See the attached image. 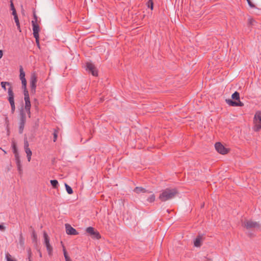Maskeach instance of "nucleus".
<instances>
[{
    "instance_id": "obj_1",
    "label": "nucleus",
    "mask_w": 261,
    "mask_h": 261,
    "mask_svg": "<svg viewBox=\"0 0 261 261\" xmlns=\"http://www.w3.org/2000/svg\"><path fill=\"white\" fill-rule=\"evenodd\" d=\"M177 194V191L176 189L167 188L162 191L159 198L161 201L164 202L174 198Z\"/></svg>"
},
{
    "instance_id": "obj_2",
    "label": "nucleus",
    "mask_w": 261,
    "mask_h": 261,
    "mask_svg": "<svg viewBox=\"0 0 261 261\" xmlns=\"http://www.w3.org/2000/svg\"><path fill=\"white\" fill-rule=\"evenodd\" d=\"M242 225L249 231L258 230L261 227L259 222L251 220H245L244 222H242Z\"/></svg>"
},
{
    "instance_id": "obj_3",
    "label": "nucleus",
    "mask_w": 261,
    "mask_h": 261,
    "mask_svg": "<svg viewBox=\"0 0 261 261\" xmlns=\"http://www.w3.org/2000/svg\"><path fill=\"white\" fill-rule=\"evenodd\" d=\"M253 122L255 124L254 130L259 131L261 129V111H257L254 116Z\"/></svg>"
},
{
    "instance_id": "obj_4",
    "label": "nucleus",
    "mask_w": 261,
    "mask_h": 261,
    "mask_svg": "<svg viewBox=\"0 0 261 261\" xmlns=\"http://www.w3.org/2000/svg\"><path fill=\"white\" fill-rule=\"evenodd\" d=\"M26 121L25 114L22 111L20 113V121L19 126V133L20 134L22 133L24 124Z\"/></svg>"
},
{
    "instance_id": "obj_5",
    "label": "nucleus",
    "mask_w": 261,
    "mask_h": 261,
    "mask_svg": "<svg viewBox=\"0 0 261 261\" xmlns=\"http://www.w3.org/2000/svg\"><path fill=\"white\" fill-rule=\"evenodd\" d=\"M43 237L44 239V245L46 247L48 254L50 255L53 251V248L49 243V238L45 231H44L43 232Z\"/></svg>"
},
{
    "instance_id": "obj_6",
    "label": "nucleus",
    "mask_w": 261,
    "mask_h": 261,
    "mask_svg": "<svg viewBox=\"0 0 261 261\" xmlns=\"http://www.w3.org/2000/svg\"><path fill=\"white\" fill-rule=\"evenodd\" d=\"M216 150L220 153L225 154L228 152V149L225 148L220 142H217L215 145Z\"/></svg>"
},
{
    "instance_id": "obj_7",
    "label": "nucleus",
    "mask_w": 261,
    "mask_h": 261,
    "mask_svg": "<svg viewBox=\"0 0 261 261\" xmlns=\"http://www.w3.org/2000/svg\"><path fill=\"white\" fill-rule=\"evenodd\" d=\"M37 76L35 74H33L31 76L30 87L31 91L32 93H35L36 87Z\"/></svg>"
},
{
    "instance_id": "obj_8",
    "label": "nucleus",
    "mask_w": 261,
    "mask_h": 261,
    "mask_svg": "<svg viewBox=\"0 0 261 261\" xmlns=\"http://www.w3.org/2000/svg\"><path fill=\"white\" fill-rule=\"evenodd\" d=\"M204 240L203 234H199L194 241V246L199 247L202 245V242Z\"/></svg>"
},
{
    "instance_id": "obj_9",
    "label": "nucleus",
    "mask_w": 261,
    "mask_h": 261,
    "mask_svg": "<svg viewBox=\"0 0 261 261\" xmlns=\"http://www.w3.org/2000/svg\"><path fill=\"white\" fill-rule=\"evenodd\" d=\"M86 232L93 236L94 238L98 239L100 238V234L98 232L95 231L94 228L92 227H88L86 228Z\"/></svg>"
},
{
    "instance_id": "obj_10",
    "label": "nucleus",
    "mask_w": 261,
    "mask_h": 261,
    "mask_svg": "<svg viewBox=\"0 0 261 261\" xmlns=\"http://www.w3.org/2000/svg\"><path fill=\"white\" fill-rule=\"evenodd\" d=\"M65 228L67 234L69 235H77L79 234L76 229L69 224H65Z\"/></svg>"
},
{
    "instance_id": "obj_11",
    "label": "nucleus",
    "mask_w": 261,
    "mask_h": 261,
    "mask_svg": "<svg viewBox=\"0 0 261 261\" xmlns=\"http://www.w3.org/2000/svg\"><path fill=\"white\" fill-rule=\"evenodd\" d=\"M86 69L90 72L94 76H97L98 74L94 65L91 63L88 62L86 63Z\"/></svg>"
},
{
    "instance_id": "obj_12",
    "label": "nucleus",
    "mask_w": 261,
    "mask_h": 261,
    "mask_svg": "<svg viewBox=\"0 0 261 261\" xmlns=\"http://www.w3.org/2000/svg\"><path fill=\"white\" fill-rule=\"evenodd\" d=\"M20 71V79L21 81L22 88L25 89L27 87V81L25 79V73L23 71L22 67L21 66L19 69Z\"/></svg>"
},
{
    "instance_id": "obj_13",
    "label": "nucleus",
    "mask_w": 261,
    "mask_h": 261,
    "mask_svg": "<svg viewBox=\"0 0 261 261\" xmlns=\"http://www.w3.org/2000/svg\"><path fill=\"white\" fill-rule=\"evenodd\" d=\"M8 93L9 95L8 100L10 102L11 106L15 105L14 100V94L12 87L10 86L8 90Z\"/></svg>"
},
{
    "instance_id": "obj_14",
    "label": "nucleus",
    "mask_w": 261,
    "mask_h": 261,
    "mask_svg": "<svg viewBox=\"0 0 261 261\" xmlns=\"http://www.w3.org/2000/svg\"><path fill=\"white\" fill-rule=\"evenodd\" d=\"M24 148L25 150V152L27 154V155H32V151L31 149L29 148V143L27 141H24Z\"/></svg>"
},
{
    "instance_id": "obj_15",
    "label": "nucleus",
    "mask_w": 261,
    "mask_h": 261,
    "mask_svg": "<svg viewBox=\"0 0 261 261\" xmlns=\"http://www.w3.org/2000/svg\"><path fill=\"white\" fill-rule=\"evenodd\" d=\"M25 101V109L26 111L29 113H30V108H31V102L30 100V98L24 99Z\"/></svg>"
},
{
    "instance_id": "obj_16",
    "label": "nucleus",
    "mask_w": 261,
    "mask_h": 261,
    "mask_svg": "<svg viewBox=\"0 0 261 261\" xmlns=\"http://www.w3.org/2000/svg\"><path fill=\"white\" fill-rule=\"evenodd\" d=\"M32 26H33V33L39 32V25L34 20H33L32 21Z\"/></svg>"
},
{
    "instance_id": "obj_17",
    "label": "nucleus",
    "mask_w": 261,
    "mask_h": 261,
    "mask_svg": "<svg viewBox=\"0 0 261 261\" xmlns=\"http://www.w3.org/2000/svg\"><path fill=\"white\" fill-rule=\"evenodd\" d=\"M134 192H135L136 193H137L138 194H139L141 193H144L146 192V190H145V189L143 188L142 187H136L134 189Z\"/></svg>"
},
{
    "instance_id": "obj_18",
    "label": "nucleus",
    "mask_w": 261,
    "mask_h": 261,
    "mask_svg": "<svg viewBox=\"0 0 261 261\" xmlns=\"http://www.w3.org/2000/svg\"><path fill=\"white\" fill-rule=\"evenodd\" d=\"M226 102L229 106H232V107H236L237 105V101H234L230 99H226Z\"/></svg>"
},
{
    "instance_id": "obj_19",
    "label": "nucleus",
    "mask_w": 261,
    "mask_h": 261,
    "mask_svg": "<svg viewBox=\"0 0 261 261\" xmlns=\"http://www.w3.org/2000/svg\"><path fill=\"white\" fill-rule=\"evenodd\" d=\"M231 98L236 100H239L240 99V93L236 91L231 95Z\"/></svg>"
},
{
    "instance_id": "obj_20",
    "label": "nucleus",
    "mask_w": 261,
    "mask_h": 261,
    "mask_svg": "<svg viewBox=\"0 0 261 261\" xmlns=\"http://www.w3.org/2000/svg\"><path fill=\"white\" fill-rule=\"evenodd\" d=\"M51 185L54 189H57L58 187L59 183L58 180L55 179V180H51L50 181Z\"/></svg>"
},
{
    "instance_id": "obj_21",
    "label": "nucleus",
    "mask_w": 261,
    "mask_h": 261,
    "mask_svg": "<svg viewBox=\"0 0 261 261\" xmlns=\"http://www.w3.org/2000/svg\"><path fill=\"white\" fill-rule=\"evenodd\" d=\"M19 243L20 245L23 248L24 245V240L22 237V234H20L19 238Z\"/></svg>"
},
{
    "instance_id": "obj_22",
    "label": "nucleus",
    "mask_w": 261,
    "mask_h": 261,
    "mask_svg": "<svg viewBox=\"0 0 261 261\" xmlns=\"http://www.w3.org/2000/svg\"><path fill=\"white\" fill-rule=\"evenodd\" d=\"M65 186L66 191L69 194H71L73 193V190L69 185H68L67 184H65Z\"/></svg>"
},
{
    "instance_id": "obj_23",
    "label": "nucleus",
    "mask_w": 261,
    "mask_h": 261,
    "mask_svg": "<svg viewBox=\"0 0 261 261\" xmlns=\"http://www.w3.org/2000/svg\"><path fill=\"white\" fill-rule=\"evenodd\" d=\"M153 5L154 4L152 0L148 1V8H149L152 10L153 9Z\"/></svg>"
},
{
    "instance_id": "obj_24",
    "label": "nucleus",
    "mask_w": 261,
    "mask_h": 261,
    "mask_svg": "<svg viewBox=\"0 0 261 261\" xmlns=\"http://www.w3.org/2000/svg\"><path fill=\"white\" fill-rule=\"evenodd\" d=\"M155 197L153 194H151L148 197V201H149L150 202H152L155 200Z\"/></svg>"
},
{
    "instance_id": "obj_25",
    "label": "nucleus",
    "mask_w": 261,
    "mask_h": 261,
    "mask_svg": "<svg viewBox=\"0 0 261 261\" xmlns=\"http://www.w3.org/2000/svg\"><path fill=\"white\" fill-rule=\"evenodd\" d=\"M1 86H2V87L6 91V85H8V86H10V83L9 82H2L1 83Z\"/></svg>"
},
{
    "instance_id": "obj_26",
    "label": "nucleus",
    "mask_w": 261,
    "mask_h": 261,
    "mask_svg": "<svg viewBox=\"0 0 261 261\" xmlns=\"http://www.w3.org/2000/svg\"><path fill=\"white\" fill-rule=\"evenodd\" d=\"M255 23V20L253 19V18H249L248 19V24L249 26H253L254 25V23Z\"/></svg>"
},
{
    "instance_id": "obj_27",
    "label": "nucleus",
    "mask_w": 261,
    "mask_h": 261,
    "mask_svg": "<svg viewBox=\"0 0 261 261\" xmlns=\"http://www.w3.org/2000/svg\"><path fill=\"white\" fill-rule=\"evenodd\" d=\"M6 258L7 261H16V260L13 259L12 256L9 253H7L6 254Z\"/></svg>"
},
{
    "instance_id": "obj_28",
    "label": "nucleus",
    "mask_w": 261,
    "mask_h": 261,
    "mask_svg": "<svg viewBox=\"0 0 261 261\" xmlns=\"http://www.w3.org/2000/svg\"><path fill=\"white\" fill-rule=\"evenodd\" d=\"M15 162H16V165L19 166L20 164H21V161H20L19 155H17V156H15Z\"/></svg>"
},
{
    "instance_id": "obj_29",
    "label": "nucleus",
    "mask_w": 261,
    "mask_h": 261,
    "mask_svg": "<svg viewBox=\"0 0 261 261\" xmlns=\"http://www.w3.org/2000/svg\"><path fill=\"white\" fill-rule=\"evenodd\" d=\"M27 252H28V259L29 261H32L31 259V257L32 256V251H31V248L28 249Z\"/></svg>"
},
{
    "instance_id": "obj_30",
    "label": "nucleus",
    "mask_w": 261,
    "mask_h": 261,
    "mask_svg": "<svg viewBox=\"0 0 261 261\" xmlns=\"http://www.w3.org/2000/svg\"><path fill=\"white\" fill-rule=\"evenodd\" d=\"M24 99H27V98L28 99L30 98L29 92L26 88L24 89Z\"/></svg>"
},
{
    "instance_id": "obj_31",
    "label": "nucleus",
    "mask_w": 261,
    "mask_h": 261,
    "mask_svg": "<svg viewBox=\"0 0 261 261\" xmlns=\"http://www.w3.org/2000/svg\"><path fill=\"white\" fill-rule=\"evenodd\" d=\"M15 22L16 24V25L18 27V28L20 27L19 19L17 16H15V17H14Z\"/></svg>"
},
{
    "instance_id": "obj_32",
    "label": "nucleus",
    "mask_w": 261,
    "mask_h": 261,
    "mask_svg": "<svg viewBox=\"0 0 261 261\" xmlns=\"http://www.w3.org/2000/svg\"><path fill=\"white\" fill-rule=\"evenodd\" d=\"M32 237H33V242H37V234H36V233H35V231L33 232Z\"/></svg>"
},
{
    "instance_id": "obj_33",
    "label": "nucleus",
    "mask_w": 261,
    "mask_h": 261,
    "mask_svg": "<svg viewBox=\"0 0 261 261\" xmlns=\"http://www.w3.org/2000/svg\"><path fill=\"white\" fill-rule=\"evenodd\" d=\"M64 255L65 259L66 261L70 259V257H69V256L68 255L66 251L65 250V249H64Z\"/></svg>"
},
{
    "instance_id": "obj_34",
    "label": "nucleus",
    "mask_w": 261,
    "mask_h": 261,
    "mask_svg": "<svg viewBox=\"0 0 261 261\" xmlns=\"http://www.w3.org/2000/svg\"><path fill=\"white\" fill-rule=\"evenodd\" d=\"M33 35L36 39V41H38V40H39V32L33 33Z\"/></svg>"
},
{
    "instance_id": "obj_35",
    "label": "nucleus",
    "mask_w": 261,
    "mask_h": 261,
    "mask_svg": "<svg viewBox=\"0 0 261 261\" xmlns=\"http://www.w3.org/2000/svg\"><path fill=\"white\" fill-rule=\"evenodd\" d=\"M249 6L251 7V8H255V6L251 2L250 0H246Z\"/></svg>"
},
{
    "instance_id": "obj_36",
    "label": "nucleus",
    "mask_w": 261,
    "mask_h": 261,
    "mask_svg": "<svg viewBox=\"0 0 261 261\" xmlns=\"http://www.w3.org/2000/svg\"><path fill=\"white\" fill-rule=\"evenodd\" d=\"M11 146H12V150L17 149L16 143H15V142L14 141H12Z\"/></svg>"
},
{
    "instance_id": "obj_37",
    "label": "nucleus",
    "mask_w": 261,
    "mask_h": 261,
    "mask_svg": "<svg viewBox=\"0 0 261 261\" xmlns=\"http://www.w3.org/2000/svg\"><path fill=\"white\" fill-rule=\"evenodd\" d=\"M238 102H237V105L236 107L239 106V107H243L244 106V103L241 101L240 100H238Z\"/></svg>"
},
{
    "instance_id": "obj_38",
    "label": "nucleus",
    "mask_w": 261,
    "mask_h": 261,
    "mask_svg": "<svg viewBox=\"0 0 261 261\" xmlns=\"http://www.w3.org/2000/svg\"><path fill=\"white\" fill-rule=\"evenodd\" d=\"M13 152L14 154V156H17V155H19V153H18V150H17V149H13Z\"/></svg>"
},
{
    "instance_id": "obj_39",
    "label": "nucleus",
    "mask_w": 261,
    "mask_h": 261,
    "mask_svg": "<svg viewBox=\"0 0 261 261\" xmlns=\"http://www.w3.org/2000/svg\"><path fill=\"white\" fill-rule=\"evenodd\" d=\"M58 134L57 133L55 132L54 133V141L56 142L57 139Z\"/></svg>"
},
{
    "instance_id": "obj_40",
    "label": "nucleus",
    "mask_w": 261,
    "mask_h": 261,
    "mask_svg": "<svg viewBox=\"0 0 261 261\" xmlns=\"http://www.w3.org/2000/svg\"><path fill=\"white\" fill-rule=\"evenodd\" d=\"M10 7L12 11H13L14 9H15L13 3L12 1H11Z\"/></svg>"
},
{
    "instance_id": "obj_41",
    "label": "nucleus",
    "mask_w": 261,
    "mask_h": 261,
    "mask_svg": "<svg viewBox=\"0 0 261 261\" xmlns=\"http://www.w3.org/2000/svg\"><path fill=\"white\" fill-rule=\"evenodd\" d=\"M5 227L3 224H0V230L4 231L5 230Z\"/></svg>"
},
{
    "instance_id": "obj_42",
    "label": "nucleus",
    "mask_w": 261,
    "mask_h": 261,
    "mask_svg": "<svg viewBox=\"0 0 261 261\" xmlns=\"http://www.w3.org/2000/svg\"><path fill=\"white\" fill-rule=\"evenodd\" d=\"M11 112L12 113H13L15 110V105L11 106Z\"/></svg>"
},
{
    "instance_id": "obj_43",
    "label": "nucleus",
    "mask_w": 261,
    "mask_h": 261,
    "mask_svg": "<svg viewBox=\"0 0 261 261\" xmlns=\"http://www.w3.org/2000/svg\"><path fill=\"white\" fill-rule=\"evenodd\" d=\"M12 15L14 16V17H15V16H17L15 9H14L13 11H12Z\"/></svg>"
},
{
    "instance_id": "obj_44",
    "label": "nucleus",
    "mask_w": 261,
    "mask_h": 261,
    "mask_svg": "<svg viewBox=\"0 0 261 261\" xmlns=\"http://www.w3.org/2000/svg\"><path fill=\"white\" fill-rule=\"evenodd\" d=\"M17 168H18V170L19 171H21V164H20V165L18 166V165H17Z\"/></svg>"
},
{
    "instance_id": "obj_45",
    "label": "nucleus",
    "mask_w": 261,
    "mask_h": 261,
    "mask_svg": "<svg viewBox=\"0 0 261 261\" xmlns=\"http://www.w3.org/2000/svg\"><path fill=\"white\" fill-rule=\"evenodd\" d=\"M31 156H32V155H27V159H28V160L29 162H30L31 161Z\"/></svg>"
},
{
    "instance_id": "obj_46",
    "label": "nucleus",
    "mask_w": 261,
    "mask_h": 261,
    "mask_svg": "<svg viewBox=\"0 0 261 261\" xmlns=\"http://www.w3.org/2000/svg\"><path fill=\"white\" fill-rule=\"evenodd\" d=\"M3 56V52L2 50H0V59L2 58Z\"/></svg>"
},
{
    "instance_id": "obj_47",
    "label": "nucleus",
    "mask_w": 261,
    "mask_h": 261,
    "mask_svg": "<svg viewBox=\"0 0 261 261\" xmlns=\"http://www.w3.org/2000/svg\"><path fill=\"white\" fill-rule=\"evenodd\" d=\"M248 235L249 237H252V236H253V233H252V232H249L248 233Z\"/></svg>"
},
{
    "instance_id": "obj_48",
    "label": "nucleus",
    "mask_w": 261,
    "mask_h": 261,
    "mask_svg": "<svg viewBox=\"0 0 261 261\" xmlns=\"http://www.w3.org/2000/svg\"><path fill=\"white\" fill-rule=\"evenodd\" d=\"M36 43H37V45L38 46V47H39V40H38V41H36Z\"/></svg>"
},
{
    "instance_id": "obj_49",
    "label": "nucleus",
    "mask_w": 261,
    "mask_h": 261,
    "mask_svg": "<svg viewBox=\"0 0 261 261\" xmlns=\"http://www.w3.org/2000/svg\"><path fill=\"white\" fill-rule=\"evenodd\" d=\"M38 251L39 252V256H40V257H42V253L40 252V250H38Z\"/></svg>"
}]
</instances>
